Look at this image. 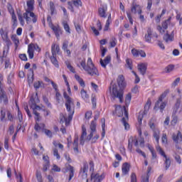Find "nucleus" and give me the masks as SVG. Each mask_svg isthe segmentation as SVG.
Wrapping results in <instances>:
<instances>
[{"mask_svg":"<svg viewBox=\"0 0 182 182\" xmlns=\"http://www.w3.org/2000/svg\"><path fill=\"white\" fill-rule=\"evenodd\" d=\"M33 5H35V0L27 1L28 8L26 10V12L23 14V18L26 19V23H31V18H33V23H36V21H38V18H36L35 13L32 12L34 9Z\"/></svg>","mask_w":182,"mask_h":182,"instance_id":"obj_1","label":"nucleus"},{"mask_svg":"<svg viewBox=\"0 0 182 182\" xmlns=\"http://www.w3.org/2000/svg\"><path fill=\"white\" fill-rule=\"evenodd\" d=\"M80 63V66H82V69H84L88 75H90V76H99V71H97V69L95 67L92 58H89L87 59V65L85 59L82 60Z\"/></svg>","mask_w":182,"mask_h":182,"instance_id":"obj_2","label":"nucleus"},{"mask_svg":"<svg viewBox=\"0 0 182 182\" xmlns=\"http://www.w3.org/2000/svg\"><path fill=\"white\" fill-rule=\"evenodd\" d=\"M115 113L118 117H122L124 113V117L122 119V123L124 126L125 130H129V129H130V125L127 123V120H129V114L127 113V110H126V107L115 105Z\"/></svg>","mask_w":182,"mask_h":182,"instance_id":"obj_3","label":"nucleus"},{"mask_svg":"<svg viewBox=\"0 0 182 182\" xmlns=\"http://www.w3.org/2000/svg\"><path fill=\"white\" fill-rule=\"evenodd\" d=\"M65 106L68 112V118L64 116L63 119L66 126H68V123L73 119V114H75V102L73 101V99L65 101Z\"/></svg>","mask_w":182,"mask_h":182,"instance_id":"obj_4","label":"nucleus"},{"mask_svg":"<svg viewBox=\"0 0 182 182\" xmlns=\"http://www.w3.org/2000/svg\"><path fill=\"white\" fill-rule=\"evenodd\" d=\"M39 102V99L38 98V93L36 94L35 97H32L30 100L29 105H31V109H33V114H35L36 123L41 122V114L36 110H41V107L36 105Z\"/></svg>","mask_w":182,"mask_h":182,"instance_id":"obj_5","label":"nucleus"},{"mask_svg":"<svg viewBox=\"0 0 182 182\" xmlns=\"http://www.w3.org/2000/svg\"><path fill=\"white\" fill-rule=\"evenodd\" d=\"M96 122L92 121L90 126V134L87 136V140H92V143H96V141H97L100 137L99 134H97L96 131Z\"/></svg>","mask_w":182,"mask_h":182,"instance_id":"obj_6","label":"nucleus"},{"mask_svg":"<svg viewBox=\"0 0 182 182\" xmlns=\"http://www.w3.org/2000/svg\"><path fill=\"white\" fill-rule=\"evenodd\" d=\"M167 93H168V91H165L161 95L159 100L155 103V106L154 107V110H156V109H159L161 113H163V110H164V109H166V106H167V103H166V102H163V99L167 96Z\"/></svg>","mask_w":182,"mask_h":182,"instance_id":"obj_7","label":"nucleus"},{"mask_svg":"<svg viewBox=\"0 0 182 182\" xmlns=\"http://www.w3.org/2000/svg\"><path fill=\"white\" fill-rule=\"evenodd\" d=\"M9 33V26H3L0 28V35L1 39H3L4 42L6 43V46H9L11 45V40L9 39V36H8Z\"/></svg>","mask_w":182,"mask_h":182,"instance_id":"obj_8","label":"nucleus"},{"mask_svg":"<svg viewBox=\"0 0 182 182\" xmlns=\"http://www.w3.org/2000/svg\"><path fill=\"white\" fill-rule=\"evenodd\" d=\"M156 122V118H151L149 121V127L153 132V137H154L156 143L159 144V141L160 140V129L159 128H156V125L154 123Z\"/></svg>","mask_w":182,"mask_h":182,"instance_id":"obj_9","label":"nucleus"},{"mask_svg":"<svg viewBox=\"0 0 182 182\" xmlns=\"http://www.w3.org/2000/svg\"><path fill=\"white\" fill-rule=\"evenodd\" d=\"M111 96L113 100L114 99H119V102L123 103V90L117 89V85H112Z\"/></svg>","mask_w":182,"mask_h":182,"instance_id":"obj_10","label":"nucleus"},{"mask_svg":"<svg viewBox=\"0 0 182 182\" xmlns=\"http://www.w3.org/2000/svg\"><path fill=\"white\" fill-rule=\"evenodd\" d=\"M150 106H151V101L148 100L144 106V110L139 112V114L138 116V122L139 124H141V122L143 121V117H144V115L149 113V110L150 109Z\"/></svg>","mask_w":182,"mask_h":182,"instance_id":"obj_11","label":"nucleus"},{"mask_svg":"<svg viewBox=\"0 0 182 182\" xmlns=\"http://www.w3.org/2000/svg\"><path fill=\"white\" fill-rule=\"evenodd\" d=\"M106 12H107V5H101L98 9V15L100 16V18H107V14H106Z\"/></svg>","mask_w":182,"mask_h":182,"instance_id":"obj_12","label":"nucleus"},{"mask_svg":"<svg viewBox=\"0 0 182 182\" xmlns=\"http://www.w3.org/2000/svg\"><path fill=\"white\" fill-rule=\"evenodd\" d=\"M177 92L179 95V97L176 99V102L173 106L174 113H177L178 109H180V106L181 105V90L180 89H178Z\"/></svg>","mask_w":182,"mask_h":182,"instance_id":"obj_13","label":"nucleus"},{"mask_svg":"<svg viewBox=\"0 0 182 182\" xmlns=\"http://www.w3.org/2000/svg\"><path fill=\"white\" fill-rule=\"evenodd\" d=\"M50 28H51V29L53 31L57 39H59V37L60 36V35H62L63 32L60 27L59 26H55L51 23L50 24Z\"/></svg>","mask_w":182,"mask_h":182,"instance_id":"obj_14","label":"nucleus"},{"mask_svg":"<svg viewBox=\"0 0 182 182\" xmlns=\"http://www.w3.org/2000/svg\"><path fill=\"white\" fill-rule=\"evenodd\" d=\"M131 11L132 14H138L139 15H141V6H140V5L134 2L131 8Z\"/></svg>","mask_w":182,"mask_h":182,"instance_id":"obj_15","label":"nucleus"},{"mask_svg":"<svg viewBox=\"0 0 182 182\" xmlns=\"http://www.w3.org/2000/svg\"><path fill=\"white\" fill-rule=\"evenodd\" d=\"M59 52H60V48L59 47V45L56 44V43H53L51 46V53L53 56L59 55Z\"/></svg>","mask_w":182,"mask_h":182,"instance_id":"obj_16","label":"nucleus"},{"mask_svg":"<svg viewBox=\"0 0 182 182\" xmlns=\"http://www.w3.org/2000/svg\"><path fill=\"white\" fill-rule=\"evenodd\" d=\"M0 102H3L4 105H8V96L4 90H0Z\"/></svg>","mask_w":182,"mask_h":182,"instance_id":"obj_17","label":"nucleus"},{"mask_svg":"<svg viewBox=\"0 0 182 182\" xmlns=\"http://www.w3.org/2000/svg\"><path fill=\"white\" fill-rule=\"evenodd\" d=\"M138 70L140 72L141 75L144 76L146 75V70H147V64L144 63L139 64Z\"/></svg>","mask_w":182,"mask_h":182,"instance_id":"obj_18","label":"nucleus"},{"mask_svg":"<svg viewBox=\"0 0 182 182\" xmlns=\"http://www.w3.org/2000/svg\"><path fill=\"white\" fill-rule=\"evenodd\" d=\"M87 136V132H86V127L83 125L82 127V134L80 138V143L83 146L85 144V138Z\"/></svg>","mask_w":182,"mask_h":182,"instance_id":"obj_19","label":"nucleus"},{"mask_svg":"<svg viewBox=\"0 0 182 182\" xmlns=\"http://www.w3.org/2000/svg\"><path fill=\"white\" fill-rule=\"evenodd\" d=\"M122 171L123 176L129 174V171H130V165L129 164V163L125 162L122 164Z\"/></svg>","mask_w":182,"mask_h":182,"instance_id":"obj_20","label":"nucleus"},{"mask_svg":"<svg viewBox=\"0 0 182 182\" xmlns=\"http://www.w3.org/2000/svg\"><path fill=\"white\" fill-rule=\"evenodd\" d=\"M151 35H153V31L151 28H148L145 35V41L146 42H148V43H151Z\"/></svg>","mask_w":182,"mask_h":182,"instance_id":"obj_21","label":"nucleus"},{"mask_svg":"<svg viewBox=\"0 0 182 182\" xmlns=\"http://www.w3.org/2000/svg\"><path fill=\"white\" fill-rule=\"evenodd\" d=\"M89 170V165L87 162H83V166L81 168L80 173H82L84 177H87V171Z\"/></svg>","mask_w":182,"mask_h":182,"instance_id":"obj_22","label":"nucleus"},{"mask_svg":"<svg viewBox=\"0 0 182 182\" xmlns=\"http://www.w3.org/2000/svg\"><path fill=\"white\" fill-rule=\"evenodd\" d=\"M112 58L110 55H107L104 60H100V63L102 68H106L109 63H110Z\"/></svg>","mask_w":182,"mask_h":182,"instance_id":"obj_23","label":"nucleus"},{"mask_svg":"<svg viewBox=\"0 0 182 182\" xmlns=\"http://www.w3.org/2000/svg\"><path fill=\"white\" fill-rule=\"evenodd\" d=\"M73 150L75 153H79V136L77 135H75Z\"/></svg>","mask_w":182,"mask_h":182,"instance_id":"obj_24","label":"nucleus"},{"mask_svg":"<svg viewBox=\"0 0 182 182\" xmlns=\"http://www.w3.org/2000/svg\"><path fill=\"white\" fill-rule=\"evenodd\" d=\"M67 170L69 171L68 181H70V180H72L75 176V168L71 165H68Z\"/></svg>","mask_w":182,"mask_h":182,"instance_id":"obj_25","label":"nucleus"},{"mask_svg":"<svg viewBox=\"0 0 182 182\" xmlns=\"http://www.w3.org/2000/svg\"><path fill=\"white\" fill-rule=\"evenodd\" d=\"M91 179L94 180V182H102V180H103V175H99V173H92Z\"/></svg>","mask_w":182,"mask_h":182,"instance_id":"obj_26","label":"nucleus"},{"mask_svg":"<svg viewBox=\"0 0 182 182\" xmlns=\"http://www.w3.org/2000/svg\"><path fill=\"white\" fill-rule=\"evenodd\" d=\"M117 81L119 87H125L126 82H124V77L123 75H119Z\"/></svg>","mask_w":182,"mask_h":182,"instance_id":"obj_27","label":"nucleus"},{"mask_svg":"<svg viewBox=\"0 0 182 182\" xmlns=\"http://www.w3.org/2000/svg\"><path fill=\"white\" fill-rule=\"evenodd\" d=\"M68 5L72 9H73V7L72 6L73 5H74V6H75L76 8H79V6H82V1L73 0L71 2H68Z\"/></svg>","mask_w":182,"mask_h":182,"instance_id":"obj_28","label":"nucleus"},{"mask_svg":"<svg viewBox=\"0 0 182 182\" xmlns=\"http://www.w3.org/2000/svg\"><path fill=\"white\" fill-rule=\"evenodd\" d=\"M35 46L33 44H29L28 46V54L29 59H33V49Z\"/></svg>","mask_w":182,"mask_h":182,"instance_id":"obj_29","label":"nucleus"},{"mask_svg":"<svg viewBox=\"0 0 182 182\" xmlns=\"http://www.w3.org/2000/svg\"><path fill=\"white\" fill-rule=\"evenodd\" d=\"M172 139L175 143H178L180 140H182V135H181V132L178 131V134H173L172 136Z\"/></svg>","mask_w":182,"mask_h":182,"instance_id":"obj_30","label":"nucleus"},{"mask_svg":"<svg viewBox=\"0 0 182 182\" xmlns=\"http://www.w3.org/2000/svg\"><path fill=\"white\" fill-rule=\"evenodd\" d=\"M48 7L50 8L51 15H56V7H55V4L53 3V1L49 2Z\"/></svg>","mask_w":182,"mask_h":182,"instance_id":"obj_31","label":"nucleus"},{"mask_svg":"<svg viewBox=\"0 0 182 182\" xmlns=\"http://www.w3.org/2000/svg\"><path fill=\"white\" fill-rule=\"evenodd\" d=\"M7 112L8 111H6V109H1V117H0L1 122H6Z\"/></svg>","mask_w":182,"mask_h":182,"instance_id":"obj_32","label":"nucleus"},{"mask_svg":"<svg viewBox=\"0 0 182 182\" xmlns=\"http://www.w3.org/2000/svg\"><path fill=\"white\" fill-rule=\"evenodd\" d=\"M165 160H164V165L166 167V170L168 169V168L170 167V166H171V161L170 160V158L167 157V155H165V156H164Z\"/></svg>","mask_w":182,"mask_h":182,"instance_id":"obj_33","label":"nucleus"},{"mask_svg":"<svg viewBox=\"0 0 182 182\" xmlns=\"http://www.w3.org/2000/svg\"><path fill=\"white\" fill-rule=\"evenodd\" d=\"M50 59L51 60V63L55 68H59V63L58 62V60L56 59V55H52V56L50 57Z\"/></svg>","mask_w":182,"mask_h":182,"instance_id":"obj_34","label":"nucleus"},{"mask_svg":"<svg viewBox=\"0 0 182 182\" xmlns=\"http://www.w3.org/2000/svg\"><path fill=\"white\" fill-rule=\"evenodd\" d=\"M42 128L45 129V124H41L40 126L38 122H36V124L34 126V129L36 130V132H41V130H42Z\"/></svg>","mask_w":182,"mask_h":182,"instance_id":"obj_35","label":"nucleus"},{"mask_svg":"<svg viewBox=\"0 0 182 182\" xmlns=\"http://www.w3.org/2000/svg\"><path fill=\"white\" fill-rule=\"evenodd\" d=\"M80 95H81V97L84 100H87L89 99V95H87V92H86L85 89L81 90Z\"/></svg>","mask_w":182,"mask_h":182,"instance_id":"obj_36","label":"nucleus"},{"mask_svg":"<svg viewBox=\"0 0 182 182\" xmlns=\"http://www.w3.org/2000/svg\"><path fill=\"white\" fill-rule=\"evenodd\" d=\"M75 78L78 82V83H80V86H82V87H85V81H83V79H82L80 77V76L75 74Z\"/></svg>","mask_w":182,"mask_h":182,"instance_id":"obj_37","label":"nucleus"},{"mask_svg":"<svg viewBox=\"0 0 182 182\" xmlns=\"http://www.w3.org/2000/svg\"><path fill=\"white\" fill-rule=\"evenodd\" d=\"M126 66L130 70H133V63L132 61V59H130V58H127L126 59Z\"/></svg>","mask_w":182,"mask_h":182,"instance_id":"obj_38","label":"nucleus"},{"mask_svg":"<svg viewBox=\"0 0 182 182\" xmlns=\"http://www.w3.org/2000/svg\"><path fill=\"white\" fill-rule=\"evenodd\" d=\"M5 89V83L4 82V75L0 74V90Z\"/></svg>","mask_w":182,"mask_h":182,"instance_id":"obj_39","label":"nucleus"},{"mask_svg":"<svg viewBox=\"0 0 182 182\" xmlns=\"http://www.w3.org/2000/svg\"><path fill=\"white\" fill-rule=\"evenodd\" d=\"M65 63L68 69H69V70L71 71L72 73H75V68H73V66H72V65H70V62L67 60V61L65 62Z\"/></svg>","mask_w":182,"mask_h":182,"instance_id":"obj_40","label":"nucleus"},{"mask_svg":"<svg viewBox=\"0 0 182 182\" xmlns=\"http://www.w3.org/2000/svg\"><path fill=\"white\" fill-rule=\"evenodd\" d=\"M170 21H171V17H169L166 21L162 23V28L164 29H167V28H168V23H170Z\"/></svg>","mask_w":182,"mask_h":182,"instance_id":"obj_41","label":"nucleus"},{"mask_svg":"<svg viewBox=\"0 0 182 182\" xmlns=\"http://www.w3.org/2000/svg\"><path fill=\"white\" fill-rule=\"evenodd\" d=\"M177 122H178V118L176 115L172 116V120L171 122V126H176L177 124Z\"/></svg>","mask_w":182,"mask_h":182,"instance_id":"obj_42","label":"nucleus"},{"mask_svg":"<svg viewBox=\"0 0 182 182\" xmlns=\"http://www.w3.org/2000/svg\"><path fill=\"white\" fill-rule=\"evenodd\" d=\"M11 19L13 21V26L16 27L18 20L16 19V15H15V13L11 14Z\"/></svg>","mask_w":182,"mask_h":182,"instance_id":"obj_43","label":"nucleus"},{"mask_svg":"<svg viewBox=\"0 0 182 182\" xmlns=\"http://www.w3.org/2000/svg\"><path fill=\"white\" fill-rule=\"evenodd\" d=\"M174 70V65H169L165 68L166 73H170V72H173Z\"/></svg>","mask_w":182,"mask_h":182,"instance_id":"obj_44","label":"nucleus"},{"mask_svg":"<svg viewBox=\"0 0 182 182\" xmlns=\"http://www.w3.org/2000/svg\"><path fill=\"white\" fill-rule=\"evenodd\" d=\"M4 148L8 150L9 149V137L6 136L4 139Z\"/></svg>","mask_w":182,"mask_h":182,"instance_id":"obj_45","label":"nucleus"},{"mask_svg":"<svg viewBox=\"0 0 182 182\" xmlns=\"http://www.w3.org/2000/svg\"><path fill=\"white\" fill-rule=\"evenodd\" d=\"M43 85V82L42 81H38L34 82L33 86L36 90H38L40 87H42Z\"/></svg>","mask_w":182,"mask_h":182,"instance_id":"obj_46","label":"nucleus"},{"mask_svg":"<svg viewBox=\"0 0 182 182\" xmlns=\"http://www.w3.org/2000/svg\"><path fill=\"white\" fill-rule=\"evenodd\" d=\"M63 26L65 31L68 32V33H70V28L69 27V24H68V23L64 21L63 23Z\"/></svg>","mask_w":182,"mask_h":182,"instance_id":"obj_47","label":"nucleus"},{"mask_svg":"<svg viewBox=\"0 0 182 182\" xmlns=\"http://www.w3.org/2000/svg\"><path fill=\"white\" fill-rule=\"evenodd\" d=\"M156 150L159 151V153L163 157H166V153H164V151L161 149L160 146H156Z\"/></svg>","mask_w":182,"mask_h":182,"instance_id":"obj_48","label":"nucleus"},{"mask_svg":"<svg viewBox=\"0 0 182 182\" xmlns=\"http://www.w3.org/2000/svg\"><path fill=\"white\" fill-rule=\"evenodd\" d=\"M109 43H110L111 48H114V46L117 45V40L116 39V38H112Z\"/></svg>","mask_w":182,"mask_h":182,"instance_id":"obj_49","label":"nucleus"},{"mask_svg":"<svg viewBox=\"0 0 182 182\" xmlns=\"http://www.w3.org/2000/svg\"><path fill=\"white\" fill-rule=\"evenodd\" d=\"M173 157H174L176 161L178 163V164H181V157H180V155L175 154L173 155Z\"/></svg>","mask_w":182,"mask_h":182,"instance_id":"obj_50","label":"nucleus"},{"mask_svg":"<svg viewBox=\"0 0 182 182\" xmlns=\"http://www.w3.org/2000/svg\"><path fill=\"white\" fill-rule=\"evenodd\" d=\"M132 100V94L129 93L125 98V104L126 105H129L130 102Z\"/></svg>","mask_w":182,"mask_h":182,"instance_id":"obj_51","label":"nucleus"},{"mask_svg":"<svg viewBox=\"0 0 182 182\" xmlns=\"http://www.w3.org/2000/svg\"><path fill=\"white\" fill-rule=\"evenodd\" d=\"M43 100L44 103H46V105L48 106V107L52 108V104H50V102H49V100H48V97H43Z\"/></svg>","mask_w":182,"mask_h":182,"instance_id":"obj_52","label":"nucleus"},{"mask_svg":"<svg viewBox=\"0 0 182 182\" xmlns=\"http://www.w3.org/2000/svg\"><path fill=\"white\" fill-rule=\"evenodd\" d=\"M161 142L164 144H167V134H163L162 137H161Z\"/></svg>","mask_w":182,"mask_h":182,"instance_id":"obj_53","label":"nucleus"},{"mask_svg":"<svg viewBox=\"0 0 182 182\" xmlns=\"http://www.w3.org/2000/svg\"><path fill=\"white\" fill-rule=\"evenodd\" d=\"M11 40L16 46H18V44L19 43V39H18V37H16V36H12Z\"/></svg>","mask_w":182,"mask_h":182,"instance_id":"obj_54","label":"nucleus"},{"mask_svg":"<svg viewBox=\"0 0 182 182\" xmlns=\"http://www.w3.org/2000/svg\"><path fill=\"white\" fill-rule=\"evenodd\" d=\"M164 41L169 42V41H171V36L168 33L165 34L164 36Z\"/></svg>","mask_w":182,"mask_h":182,"instance_id":"obj_55","label":"nucleus"},{"mask_svg":"<svg viewBox=\"0 0 182 182\" xmlns=\"http://www.w3.org/2000/svg\"><path fill=\"white\" fill-rule=\"evenodd\" d=\"M53 156L56 157L57 160L60 159V156L59 155V152L58 151L57 149H53Z\"/></svg>","mask_w":182,"mask_h":182,"instance_id":"obj_56","label":"nucleus"},{"mask_svg":"<svg viewBox=\"0 0 182 182\" xmlns=\"http://www.w3.org/2000/svg\"><path fill=\"white\" fill-rule=\"evenodd\" d=\"M132 53L134 58H139V50L133 48L132 50Z\"/></svg>","mask_w":182,"mask_h":182,"instance_id":"obj_57","label":"nucleus"},{"mask_svg":"<svg viewBox=\"0 0 182 182\" xmlns=\"http://www.w3.org/2000/svg\"><path fill=\"white\" fill-rule=\"evenodd\" d=\"M131 182H137V176L134 173H132L131 175Z\"/></svg>","mask_w":182,"mask_h":182,"instance_id":"obj_58","label":"nucleus"},{"mask_svg":"<svg viewBox=\"0 0 182 182\" xmlns=\"http://www.w3.org/2000/svg\"><path fill=\"white\" fill-rule=\"evenodd\" d=\"M44 133L48 136V137H52V136H53V134L49 129H44Z\"/></svg>","mask_w":182,"mask_h":182,"instance_id":"obj_59","label":"nucleus"},{"mask_svg":"<svg viewBox=\"0 0 182 182\" xmlns=\"http://www.w3.org/2000/svg\"><path fill=\"white\" fill-rule=\"evenodd\" d=\"M153 5V0H148L147 2V10L150 11L151 9V6Z\"/></svg>","mask_w":182,"mask_h":182,"instance_id":"obj_60","label":"nucleus"},{"mask_svg":"<svg viewBox=\"0 0 182 182\" xmlns=\"http://www.w3.org/2000/svg\"><path fill=\"white\" fill-rule=\"evenodd\" d=\"M50 165V163H44L43 167V171H48V168H49Z\"/></svg>","mask_w":182,"mask_h":182,"instance_id":"obj_61","label":"nucleus"},{"mask_svg":"<svg viewBox=\"0 0 182 182\" xmlns=\"http://www.w3.org/2000/svg\"><path fill=\"white\" fill-rule=\"evenodd\" d=\"M180 83V77L176 78L172 83V87H176Z\"/></svg>","mask_w":182,"mask_h":182,"instance_id":"obj_62","label":"nucleus"},{"mask_svg":"<svg viewBox=\"0 0 182 182\" xmlns=\"http://www.w3.org/2000/svg\"><path fill=\"white\" fill-rule=\"evenodd\" d=\"M92 107L94 109H96V97L92 95Z\"/></svg>","mask_w":182,"mask_h":182,"instance_id":"obj_63","label":"nucleus"},{"mask_svg":"<svg viewBox=\"0 0 182 182\" xmlns=\"http://www.w3.org/2000/svg\"><path fill=\"white\" fill-rule=\"evenodd\" d=\"M150 176L146 175L145 176H142L141 182H149V178Z\"/></svg>","mask_w":182,"mask_h":182,"instance_id":"obj_64","label":"nucleus"}]
</instances>
